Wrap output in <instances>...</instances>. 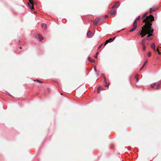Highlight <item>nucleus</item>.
Here are the masks:
<instances>
[{
    "mask_svg": "<svg viewBox=\"0 0 161 161\" xmlns=\"http://www.w3.org/2000/svg\"><path fill=\"white\" fill-rule=\"evenodd\" d=\"M92 32L90 31H89L87 33V35L88 36H90L91 35Z\"/></svg>",
    "mask_w": 161,
    "mask_h": 161,
    "instance_id": "nucleus-19",
    "label": "nucleus"
},
{
    "mask_svg": "<svg viewBox=\"0 0 161 161\" xmlns=\"http://www.w3.org/2000/svg\"><path fill=\"white\" fill-rule=\"evenodd\" d=\"M136 27H137V26H134V27L132 29H131V30H130V31L132 32V31H135V29H136Z\"/></svg>",
    "mask_w": 161,
    "mask_h": 161,
    "instance_id": "nucleus-13",
    "label": "nucleus"
},
{
    "mask_svg": "<svg viewBox=\"0 0 161 161\" xmlns=\"http://www.w3.org/2000/svg\"><path fill=\"white\" fill-rule=\"evenodd\" d=\"M28 6L32 10L34 9L33 7V3L32 1H29V2L28 3Z\"/></svg>",
    "mask_w": 161,
    "mask_h": 161,
    "instance_id": "nucleus-3",
    "label": "nucleus"
},
{
    "mask_svg": "<svg viewBox=\"0 0 161 161\" xmlns=\"http://www.w3.org/2000/svg\"><path fill=\"white\" fill-rule=\"evenodd\" d=\"M145 39L143 38L142 39V42H141V44L142 45H145Z\"/></svg>",
    "mask_w": 161,
    "mask_h": 161,
    "instance_id": "nucleus-14",
    "label": "nucleus"
},
{
    "mask_svg": "<svg viewBox=\"0 0 161 161\" xmlns=\"http://www.w3.org/2000/svg\"><path fill=\"white\" fill-rule=\"evenodd\" d=\"M157 8L155 7H153L152 8H151L150 9L149 12L150 14H151L153 11H155L156 10Z\"/></svg>",
    "mask_w": 161,
    "mask_h": 161,
    "instance_id": "nucleus-7",
    "label": "nucleus"
},
{
    "mask_svg": "<svg viewBox=\"0 0 161 161\" xmlns=\"http://www.w3.org/2000/svg\"><path fill=\"white\" fill-rule=\"evenodd\" d=\"M140 18V16H139L138 17H137L135 20H136L137 21V20H139V19Z\"/></svg>",
    "mask_w": 161,
    "mask_h": 161,
    "instance_id": "nucleus-25",
    "label": "nucleus"
},
{
    "mask_svg": "<svg viewBox=\"0 0 161 161\" xmlns=\"http://www.w3.org/2000/svg\"><path fill=\"white\" fill-rule=\"evenodd\" d=\"M94 70H95V72H96L97 70V69H96V67H94Z\"/></svg>",
    "mask_w": 161,
    "mask_h": 161,
    "instance_id": "nucleus-29",
    "label": "nucleus"
},
{
    "mask_svg": "<svg viewBox=\"0 0 161 161\" xmlns=\"http://www.w3.org/2000/svg\"><path fill=\"white\" fill-rule=\"evenodd\" d=\"M136 23H137V21H136V20H135L134 21L133 24V26H136Z\"/></svg>",
    "mask_w": 161,
    "mask_h": 161,
    "instance_id": "nucleus-21",
    "label": "nucleus"
},
{
    "mask_svg": "<svg viewBox=\"0 0 161 161\" xmlns=\"http://www.w3.org/2000/svg\"><path fill=\"white\" fill-rule=\"evenodd\" d=\"M21 48H21V47H20L19 48H20V49H21Z\"/></svg>",
    "mask_w": 161,
    "mask_h": 161,
    "instance_id": "nucleus-35",
    "label": "nucleus"
},
{
    "mask_svg": "<svg viewBox=\"0 0 161 161\" xmlns=\"http://www.w3.org/2000/svg\"><path fill=\"white\" fill-rule=\"evenodd\" d=\"M107 17H108V16H107V15H106L105 16V18H107Z\"/></svg>",
    "mask_w": 161,
    "mask_h": 161,
    "instance_id": "nucleus-31",
    "label": "nucleus"
},
{
    "mask_svg": "<svg viewBox=\"0 0 161 161\" xmlns=\"http://www.w3.org/2000/svg\"><path fill=\"white\" fill-rule=\"evenodd\" d=\"M41 26L42 27H44L45 28H47V25L46 24H42L41 25Z\"/></svg>",
    "mask_w": 161,
    "mask_h": 161,
    "instance_id": "nucleus-18",
    "label": "nucleus"
},
{
    "mask_svg": "<svg viewBox=\"0 0 161 161\" xmlns=\"http://www.w3.org/2000/svg\"><path fill=\"white\" fill-rule=\"evenodd\" d=\"M155 45L154 43H153L151 45V48L153 49L155 51Z\"/></svg>",
    "mask_w": 161,
    "mask_h": 161,
    "instance_id": "nucleus-9",
    "label": "nucleus"
},
{
    "mask_svg": "<svg viewBox=\"0 0 161 161\" xmlns=\"http://www.w3.org/2000/svg\"><path fill=\"white\" fill-rule=\"evenodd\" d=\"M98 53V52H97L96 53V55H97Z\"/></svg>",
    "mask_w": 161,
    "mask_h": 161,
    "instance_id": "nucleus-32",
    "label": "nucleus"
},
{
    "mask_svg": "<svg viewBox=\"0 0 161 161\" xmlns=\"http://www.w3.org/2000/svg\"><path fill=\"white\" fill-rule=\"evenodd\" d=\"M94 57L96 58H97V55H96Z\"/></svg>",
    "mask_w": 161,
    "mask_h": 161,
    "instance_id": "nucleus-30",
    "label": "nucleus"
},
{
    "mask_svg": "<svg viewBox=\"0 0 161 161\" xmlns=\"http://www.w3.org/2000/svg\"><path fill=\"white\" fill-rule=\"evenodd\" d=\"M97 76H98V75H99V74H97Z\"/></svg>",
    "mask_w": 161,
    "mask_h": 161,
    "instance_id": "nucleus-33",
    "label": "nucleus"
},
{
    "mask_svg": "<svg viewBox=\"0 0 161 161\" xmlns=\"http://www.w3.org/2000/svg\"><path fill=\"white\" fill-rule=\"evenodd\" d=\"M33 0H29V1H32Z\"/></svg>",
    "mask_w": 161,
    "mask_h": 161,
    "instance_id": "nucleus-34",
    "label": "nucleus"
},
{
    "mask_svg": "<svg viewBox=\"0 0 161 161\" xmlns=\"http://www.w3.org/2000/svg\"><path fill=\"white\" fill-rule=\"evenodd\" d=\"M139 79L138 78H137L136 80V82H138L139 81Z\"/></svg>",
    "mask_w": 161,
    "mask_h": 161,
    "instance_id": "nucleus-26",
    "label": "nucleus"
},
{
    "mask_svg": "<svg viewBox=\"0 0 161 161\" xmlns=\"http://www.w3.org/2000/svg\"><path fill=\"white\" fill-rule=\"evenodd\" d=\"M151 53L150 52H149L147 53V56L149 57H150L151 56Z\"/></svg>",
    "mask_w": 161,
    "mask_h": 161,
    "instance_id": "nucleus-23",
    "label": "nucleus"
},
{
    "mask_svg": "<svg viewBox=\"0 0 161 161\" xmlns=\"http://www.w3.org/2000/svg\"><path fill=\"white\" fill-rule=\"evenodd\" d=\"M115 13V11L114 10H112L110 11V14L111 15L114 14Z\"/></svg>",
    "mask_w": 161,
    "mask_h": 161,
    "instance_id": "nucleus-17",
    "label": "nucleus"
},
{
    "mask_svg": "<svg viewBox=\"0 0 161 161\" xmlns=\"http://www.w3.org/2000/svg\"><path fill=\"white\" fill-rule=\"evenodd\" d=\"M102 44H101V45H100L99 46V47H98V49H99L100 48H101L102 46Z\"/></svg>",
    "mask_w": 161,
    "mask_h": 161,
    "instance_id": "nucleus-24",
    "label": "nucleus"
},
{
    "mask_svg": "<svg viewBox=\"0 0 161 161\" xmlns=\"http://www.w3.org/2000/svg\"><path fill=\"white\" fill-rule=\"evenodd\" d=\"M103 85H104L105 86H106V87H108V85L107 84V82H106V80H105V78H104V80L103 81Z\"/></svg>",
    "mask_w": 161,
    "mask_h": 161,
    "instance_id": "nucleus-10",
    "label": "nucleus"
},
{
    "mask_svg": "<svg viewBox=\"0 0 161 161\" xmlns=\"http://www.w3.org/2000/svg\"><path fill=\"white\" fill-rule=\"evenodd\" d=\"M115 37H114L113 38H110L109 39L107 40L104 43V45L106 46V45L108 43V42H113L115 38Z\"/></svg>",
    "mask_w": 161,
    "mask_h": 161,
    "instance_id": "nucleus-2",
    "label": "nucleus"
},
{
    "mask_svg": "<svg viewBox=\"0 0 161 161\" xmlns=\"http://www.w3.org/2000/svg\"><path fill=\"white\" fill-rule=\"evenodd\" d=\"M161 84V81H159L157 84V87L156 89L157 90H158L159 88V86Z\"/></svg>",
    "mask_w": 161,
    "mask_h": 161,
    "instance_id": "nucleus-8",
    "label": "nucleus"
},
{
    "mask_svg": "<svg viewBox=\"0 0 161 161\" xmlns=\"http://www.w3.org/2000/svg\"><path fill=\"white\" fill-rule=\"evenodd\" d=\"M147 13L144 14L142 19L143 22L145 23V24L142 28L141 32H140V35L143 37L149 33H152L153 30L152 29L151 26L152 25L151 22L154 20V17L152 15L146 17Z\"/></svg>",
    "mask_w": 161,
    "mask_h": 161,
    "instance_id": "nucleus-1",
    "label": "nucleus"
},
{
    "mask_svg": "<svg viewBox=\"0 0 161 161\" xmlns=\"http://www.w3.org/2000/svg\"><path fill=\"white\" fill-rule=\"evenodd\" d=\"M100 18H99L96 19L94 20V24L95 26H97V23L100 20Z\"/></svg>",
    "mask_w": 161,
    "mask_h": 161,
    "instance_id": "nucleus-6",
    "label": "nucleus"
},
{
    "mask_svg": "<svg viewBox=\"0 0 161 161\" xmlns=\"http://www.w3.org/2000/svg\"><path fill=\"white\" fill-rule=\"evenodd\" d=\"M103 90V89L102 88H101V87H99V88H98V89L97 90V92L99 93L100 92L101 90Z\"/></svg>",
    "mask_w": 161,
    "mask_h": 161,
    "instance_id": "nucleus-20",
    "label": "nucleus"
},
{
    "mask_svg": "<svg viewBox=\"0 0 161 161\" xmlns=\"http://www.w3.org/2000/svg\"><path fill=\"white\" fill-rule=\"evenodd\" d=\"M38 36L39 37V39L40 41H41L43 40V37L40 34H38Z\"/></svg>",
    "mask_w": 161,
    "mask_h": 161,
    "instance_id": "nucleus-11",
    "label": "nucleus"
},
{
    "mask_svg": "<svg viewBox=\"0 0 161 161\" xmlns=\"http://www.w3.org/2000/svg\"><path fill=\"white\" fill-rule=\"evenodd\" d=\"M142 46H143V51H145V50L146 49V47L145 46V45H142Z\"/></svg>",
    "mask_w": 161,
    "mask_h": 161,
    "instance_id": "nucleus-22",
    "label": "nucleus"
},
{
    "mask_svg": "<svg viewBox=\"0 0 161 161\" xmlns=\"http://www.w3.org/2000/svg\"><path fill=\"white\" fill-rule=\"evenodd\" d=\"M120 4L118 2H116L114 5H113L112 7V8H118Z\"/></svg>",
    "mask_w": 161,
    "mask_h": 161,
    "instance_id": "nucleus-4",
    "label": "nucleus"
},
{
    "mask_svg": "<svg viewBox=\"0 0 161 161\" xmlns=\"http://www.w3.org/2000/svg\"><path fill=\"white\" fill-rule=\"evenodd\" d=\"M156 84V83H154L152 84H151L150 86L151 88H153L155 85Z\"/></svg>",
    "mask_w": 161,
    "mask_h": 161,
    "instance_id": "nucleus-16",
    "label": "nucleus"
},
{
    "mask_svg": "<svg viewBox=\"0 0 161 161\" xmlns=\"http://www.w3.org/2000/svg\"><path fill=\"white\" fill-rule=\"evenodd\" d=\"M147 59L145 61V62H144V63L141 69H142V68H143L144 67V66L145 65L147 64Z\"/></svg>",
    "mask_w": 161,
    "mask_h": 161,
    "instance_id": "nucleus-15",
    "label": "nucleus"
},
{
    "mask_svg": "<svg viewBox=\"0 0 161 161\" xmlns=\"http://www.w3.org/2000/svg\"><path fill=\"white\" fill-rule=\"evenodd\" d=\"M153 33L149 32L148 34L149 35L147 36L146 37V39L148 40H150L152 39V38L151 37V36L153 35L152 33Z\"/></svg>",
    "mask_w": 161,
    "mask_h": 161,
    "instance_id": "nucleus-5",
    "label": "nucleus"
},
{
    "mask_svg": "<svg viewBox=\"0 0 161 161\" xmlns=\"http://www.w3.org/2000/svg\"><path fill=\"white\" fill-rule=\"evenodd\" d=\"M36 80L37 81H38V82H39L40 83H42V82L40 81L39 80Z\"/></svg>",
    "mask_w": 161,
    "mask_h": 161,
    "instance_id": "nucleus-28",
    "label": "nucleus"
},
{
    "mask_svg": "<svg viewBox=\"0 0 161 161\" xmlns=\"http://www.w3.org/2000/svg\"><path fill=\"white\" fill-rule=\"evenodd\" d=\"M157 51L158 52V54L159 55L160 54V53L159 52V50L158 49H157Z\"/></svg>",
    "mask_w": 161,
    "mask_h": 161,
    "instance_id": "nucleus-27",
    "label": "nucleus"
},
{
    "mask_svg": "<svg viewBox=\"0 0 161 161\" xmlns=\"http://www.w3.org/2000/svg\"><path fill=\"white\" fill-rule=\"evenodd\" d=\"M88 60L90 62L92 63H94L95 62L94 60L90 57L88 58Z\"/></svg>",
    "mask_w": 161,
    "mask_h": 161,
    "instance_id": "nucleus-12",
    "label": "nucleus"
}]
</instances>
